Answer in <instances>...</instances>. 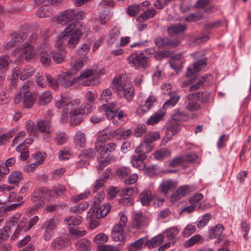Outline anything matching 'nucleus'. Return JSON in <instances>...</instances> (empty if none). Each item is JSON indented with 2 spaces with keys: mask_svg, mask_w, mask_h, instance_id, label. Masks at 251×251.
<instances>
[{
  "mask_svg": "<svg viewBox=\"0 0 251 251\" xmlns=\"http://www.w3.org/2000/svg\"><path fill=\"white\" fill-rule=\"evenodd\" d=\"M193 93L196 94V98L201 103L210 102L214 98V95L212 93L206 91H200Z\"/></svg>",
  "mask_w": 251,
  "mask_h": 251,
  "instance_id": "obj_24",
  "label": "nucleus"
},
{
  "mask_svg": "<svg viewBox=\"0 0 251 251\" xmlns=\"http://www.w3.org/2000/svg\"><path fill=\"white\" fill-rule=\"evenodd\" d=\"M125 227L120 225H116L112 229L111 233L112 237L115 241L125 242L126 236L124 234V229Z\"/></svg>",
  "mask_w": 251,
  "mask_h": 251,
  "instance_id": "obj_19",
  "label": "nucleus"
},
{
  "mask_svg": "<svg viewBox=\"0 0 251 251\" xmlns=\"http://www.w3.org/2000/svg\"><path fill=\"white\" fill-rule=\"evenodd\" d=\"M113 131L114 137H117V139L120 140L126 139L129 137L133 133V131L131 129H128L125 130L123 128H118Z\"/></svg>",
  "mask_w": 251,
  "mask_h": 251,
  "instance_id": "obj_28",
  "label": "nucleus"
},
{
  "mask_svg": "<svg viewBox=\"0 0 251 251\" xmlns=\"http://www.w3.org/2000/svg\"><path fill=\"white\" fill-rule=\"evenodd\" d=\"M52 99L50 92L47 91L42 93L39 97V101L41 105H45L50 102Z\"/></svg>",
  "mask_w": 251,
  "mask_h": 251,
  "instance_id": "obj_45",
  "label": "nucleus"
},
{
  "mask_svg": "<svg viewBox=\"0 0 251 251\" xmlns=\"http://www.w3.org/2000/svg\"><path fill=\"white\" fill-rule=\"evenodd\" d=\"M108 236L103 233H100L96 235L94 238V242L96 244H103L108 241Z\"/></svg>",
  "mask_w": 251,
  "mask_h": 251,
  "instance_id": "obj_62",
  "label": "nucleus"
},
{
  "mask_svg": "<svg viewBox=\"0 0 251 251\" xmlns=\"http://www.w3.org/2000/svg\"><path fill=\"white\" fill-rule=\"evenodd\" d=\"M58 224V220L55 219H50L44 222L42 226V228L44 230L43 238L45 240L49 241L51 238L53 231Z\"/></svg>",
  "mask_w": 251,
  "mask_h": 251,
  "instance_id": "obj_9",
  "label": "nucleus"
},
{
  "mask_svg": "<svg viewBox=\"0 0 251 251\" xmlns=\"http://www.w3.org/2000/svg\"><path fill=\"white\" fill-rule=\"evenodd\" d=\"M82 218L78 215L70 216L64 219V223L68 225L69 230L70 228H73L72 226H76L82 222Z\"/></svg>",
  "mask_w": 251,
  "mask_h": 251,
  "instance_id": "obj_30",
  "label": "nucleus"
},
{
  "mask_svg": "<svg viewBox=\"0 0 251 251\" xmlns=\"http://www.w3.org/2000/svg\"><path fill=\"white\" fill-rule=\"evenodd\" d=\"M99 75L100 72L96 70L85 69L80 73L77 78L78 80L86 79L82 83L83 86H95L100 83Z\"/></svg>",
  "mask_w": 251,
  "mask_h": 251,
  "instance_id": "obj_5",
  "label": "nucleus"
},
{
  "mask_svg": "<svg viewBox=\"0 0 251 251\" xmlns=\"http://www.w3.org/2000/svg\"><path fill=\"white\" fill-rule=\"evenodd\" d=\"M155 101V98L153 96H150L144 104H140L137 110V113L143 115L148 112L152 108Z\"/></svg>",
  "mask_w": 251,
  "mask_h": 251,
  "instance_id": "obj_18",
  "label": "nucleus"
},
{
  "mask_svg": "<svg viewBox=\"0 0 251 251\" xmlns=\"http://www.w3.org/2000/svg\"><path fill=\"white\" fill-rule=\"evenodd\" d=\"M153 155L156 160L161 161L166 157L170 156L171 155V151L167 149H162L159 151L155 152Z\"/></svg>",
  "mask_w": 251,
  "mask_h": 251,
  "instance_id": "obj_42",
  "label": "nucleus"
},
{
  "mask_svg": "<svg viewBox=\"0 0 251 251\" xmlns=\"http://www.w3.org/2000/svg\"><path fill=\"white\" fill-rule=\"evenodd\" d=\"M210 75H206L204 76H201L197 81L195 83L191 86L189 88L190 91H195L201 88H202L205 82H208L210 80Z\"/></svg>",
  "mask_w": 251,
  "mask_h": 251,
  "instance_id": "obj_29",
  "label": "nucleus"
},
{
  "mask_svg": "<svg viewBox=\"0 0 251 251\" xmlns=\"http://www.w3.org/2000/svg\"><path fill=\"white\" fill-rule=\"evenodd\" d=\"M186 29V26L185 25L177 24L170 26L168 28V31L171 36H174L177 34L183 32Z\"/></svg>",
  "mask_w": 251,
  "mask_h": 251,
  "instance_id": "obj_31",
  "label": "nucleus"
},
{
  "mask_svg": "<svg viewBox=\"0 0 251 251\" xmlns=\"http://www.w3.org/2000/svg\"><path fill=\"white\" fill-rule=\"evenodd\" d=\"M103 193H99L95 197L94 200V205L87 213V218L100 219L105 216L110 210L108 203H100L101 200L104 198Z\"/></svg>",
  "mask_w": 251,
  "mask_h": 251,
  "instance_id": "obj_2",
  "label": "nucleus"
},
{
  "mask_svg": "<svg viewBox=\"0 0 251 251\" xmlns=\"http://www.w3.org/2000/svg\"><path fill=\"white\" fill-rule=\"evenodd\" d=\"M177 187V183L171 179H164L161 181L159 186L160 192L167 196L168 193L174 191Z\"/></svg>",
  "mask_w": 251,
  "mask_h": 251,
  "instance_id": "obj_14",
  "label": "nucleus"
},
{
  "mask_svg": "<svg viewBox=\"0 0 251 251\" xmlns=\"http://www.w3.org/2000/svg\"><path fill=\"white\" fill-rule=\"evenodd\" d=\"M12 53L14 56L19 55L22 58L25 57L27 61L33 58L35 55L34 47L29 43L22 44L20 47L16 48Z\"/></svg>",
  "mask_w": 251,
  "mask_h": 251,
  "instance_id": "obj_7",
  "label": "nucleus"
},
{
  "mask_svg": "<svg viewBox=\"0 0 251 251\" xmlns=\"http://www.w3.org/2000/svg\"><path fill=\"white\" fill-rule=\"evenodd\" d=\"M40 60L44 66H49L51 63V59L49 54L44 51L40 52Z\"/></svg>",
  "mask_w": 251,
  "mask_h": 251,
  "instance_id": "obj_55",
  "label": "nucleus"
},
{
  "mask_svg": "<svg viewBox=\"0 0 251 251\" xmlns=\"http://www.w3.org/2000/svg\"><path fill=\"white\" fill-rule=\"evenodd\" d=\"M166 111H165V110L160 108L155 113L151 115L149 119L147 120L146 124L148 125L151 126H153L157 124L159 122L163 120Z\"/></svg>",
  "mask_w": 251,
  "mask_h": 251,
  "instance_id": "obj_20",
  "label": "nucleus"
},
{
  "mask_svg": "<svg viewBox=\"0 0 251 251\" xmlns=\"http://www.w3.org/2000/svg\"><path fill=\"white\" fill-rule=\"evenodd\" d=\"M160 138V134L157 131H150L147 132L143 137V140L149 144L151 143Z\"/></svg>",
  "mask_w": 251,
  "mask_h": 251,
  "instance_id": "obj_39",
  "label": "nucleus"
},
{
  "mask_svg": "<svg viewBox=\"0 0 251 251\" xmlns=\"http://www.w3.org/2000/svg\"><path fill=\"white\" fill-rule=\"evenodd\" d=\"M211 216L209 213H206L203 215L199 220L197 223V227L199 228L204 227L209 221Z\"/></svg>",
  "mask_w": 251,
  "mask_h": 251,
  "instance_id": "obj_60",
  "label": "nucleus"
},
{
  "mask_svg": "<svg viewBox=\"0 0 251 251\" xmlns=\"http://www.w3.org/2000/svg\"><path fill=\"white\" fill-rule=\"evenodd\" d=\"M45 156V152H37L34 156L37 160L35 162L25 166L24 170L27 173L32 172L35 168L43 163Z\"/></svg>",
  "mask_w": 251,
  "mask_h": 251,
  "instance_id": "obj_17",
  "label": "nucleus"
},
{
  "mask_svg": "<svg viewBox=\"0 0 251 251\" xmlns=\"http://www.w3.org/2000/svg\"><path fill=\"white\" fill-rule=\"evenodd\" d=\"M17 227L18 228V230H20V231L24 233L30 229V228H28L27 221L25 218H23L18 223Z\"/></svg>",
  "mask_w": 251,
  "mask_h": 251,
  "instance_id": "obj_57",
  "label": "nucleus"
},
{
  "mask_svg": "<svg viewBox=\"0 0 251 251\" xmlns=\"http://www.w3.org/2000/svg\"><path fill=\"white\" fill-rule=\"evenodd\" d=\"M152 50L147 49L140 53H132L128 57L127 60L129 65L135 69L139 67L146 68L148 66V59L149 55L151 53Z\"/></svg>",
  "mask_w": 251,
  "mask_h": 251,
  "instance_id": "obj_4",
  "label": "nucleus"
},
{
  "mask_svg": "<svg viewBox=\"0 0 251 251\" xmlns=\"http://www.w3.org/2000/svg\"><path fill=\"white\" fill-rule=\"evenodd\" d=\"M35 73V69L32 66H26L22 68L17 67L12 71L11 79L16 80L19 75H20L21 79L25 80Z\"/></svg>",
  "mask_w": 251,
  "mask_h": 251,
  "instance_id": "obj_8",
  "label": "nucleus"
},
{
  "mask_svg": "<svg viewBox=\"0 0 251 251\" xmlns=\"http://www.w3.org/2000/svg\"><path fill=\"white\" fill-rule=\"evenodd\" d=\"M34 205L28 207L26 210V213L28 214L32 215L36 211H37L39 208L42 207L44 204V201L42 200H39L35 202Z\"/></svg>",
  "mask_w": 251,
  "mask_h": 251,
  "instance_id": "obj_54",
  "label": "nucleus"
},
{
  "mask_svg": "<svg viewBox=\"0 0 251 251\" xmlns=\"http://www.w3.org/2000/svg\"><path fill=\"white\" fill-rule=\"evenodd\" d=\"M170 96L169 99L167 100L163 105L162 109L165 110L166 112V109L170 107H173L176 105L179 101L180 96L176 92H170L168 93Z\"/></svg>",
  "mask_w": 251,
  "mask_h": 251,
  "instance_id": "obj_23",
  "label": "nucleus"
},
{
  "mask_svg": "<svg viewBox=\"0 0 251 251\" xmlns=\"http://www.w3.org/2000/svg\"><path fill=\"white\" fill-rule=\"evenodd\" d=\"M22 173L19 171H15L12 173L8 177V182L15 186H18L19 181L22 179Z\"/></svg>",
  "mask_w": 251,
  "mask_h": 251,
  "instance_id": "obj_38",
  "label": "nucleus"
},
{
  "mask_svg": "<svg viewBox=\"0 0 251 251\" xmlns=\"http://www.w3.org/2000/svg\"><path fill=\"white\" fill-rule=\"evenodd\" d=\"M83 27L82 24L77 21L70 24L65 28L64 36L69 35L81 36L83 34Z\"/></svg>",
  "mask_w": 251,
  "mask_h": 251,
  "instance_id": "obj_10",
  "label": "nucleus"
},
{
  "mask_svg": "<svg viewBox=\"0 0 251 251\" xmlns=\"http://www.w3.org/2000/svg\"><path fill=\"white\" fill-rule=\"evenodd\" d=\"M17 130L14 128L8 132L0 136V146L3 145L5 142L11 138Z\"/></svg>",
  "mask_w": 251,
  "mask_h": 251,
  "instance_id": "obj_49",
  "label": "nucleus"
},
{
  "mask_svg": "<svg viewBox=\"0 0 251 251\" xmlns=\"http://www.w3.org/2000/svg\"><path fill=\"white\" fill-rule=\"evenodd\" d=\"M97 95L92 91H89L85 97V102L80 108L76 107L80 103V100L76 99L71 102L69 98L62 97L60 100L55 101V105L58 108H63V113L61 116V121L66 122L68 118L71 125H76L82 121V115L88 114L93 110V103L96 99Z\"/></svg>",
  "mask_w": 251,
  "mask_h": 251,
  "instance_id": "obj_1",
  "label": "nucleus"
},
{
  "mask_svg": "<svg viewBox=\"0 0 251 251\" xmlns=\"http://www.w3.org/2000/svg\"><path fill=\"white\" fill-rule=\"evenodd\" d=\"M138 154L132 156L131 163L133 167L138 168L139 170H142L145 167V164L143 163V161L146 159L147 156L144 154Z\"/></svg>",
  "mask_w": 251,
  "mask_h": 251,
  "instance_id": "obj_21",
  "label": "nucleus"
},
{
  "mask_svg": "<svg viewBox=\"0 0 251 251\" xmlns=\"http://www.w3.org/2000/svg\"><path fill=\"white\" fill-rule=\"evenodd\" d=\"M112 87L116 90L119 97L125 98L127 100H130L134 97L132 84L129 82H125L120 76L114 78L112 82Z\"/></svg>",
  "mask_w": 251,
  "mask_h": 251,
  "instance_id": "obj_3",
  "label": "nucleus"
},
{
  "mask_svg": "<svg viewBox=\"0 0 251 251\" xmlns=\"http://www.w3.org/2000/svg\"><path fill=\"white\" fill-rule=\"evenodd\" d=\"M144 238H141L130 244L129 246V251H138L141 249L144 243Z\"/></svg>",
  "mask_w": 251,
  "mask_h": 251,
  "instance_id": "obj_52",
  "label": "nucleus"
},
{
  "mask_svg": "<svg viewBox=\"0 0 251 251\" xmlns=\"http://www.w3.org/2000/svg\"><path fill=\"white\" fill-rule=\"evenodd\" d=\"M22 99L23 100L24 105L25 108H30L33 104L34 100L31 93L29 91L25 92L21 100Z\"/></svg>",
  "mask_w": 251,
  "mask_h": 251,
  "instance_id": "obj_40",
  "label": "nucleus"
},
{
  "mask_svg": "<svg viewBox=\"0 0 251 251\" xmlns=\"http://www.w3.org/2000/svg\"><path fill=\"white\" fill-rule=\"evenodd\" d=\"M86 138L85 134L81 131H78L74 137L75 145L80 148H83L86 145Z\"/></svg>",
  "mask_w": 251,
  "mask_h": 251,
  "instance_id": "obj_33",
  "label": "nucleus"
},
{
  "mask_svg": "<svg viewBox=\"0 0 251 251\" xmlns=\"http://www.w3.org/2000/svg\"><path fill=\"white\" fill-rule=\"evenodd\" d=\"M141 10H144V9L141 8L140 4H134L129 5L127 9V14L130 16H135Z\"/></svg>",
  "mask_w": 251,
  "mask_h": 251,
  "instance_id": "obj_53",
  "label": "nucleus"
},
{
  "mask_svg": "<svg viewBox=\"0 0 251 251\" xmlns=\"http://www.w3.org/2000/svg\"><path fill=\"white\" fill-rule=\"evenodd\" d=\"M120 31L117 27L112 28L109 32V37L107 40V44L108 47H112L113 45L119 39L120 36Z\"/></svg>",
  "mask_w": 251,
  "mask_h": 251,
  "instance_id": "obj_27",
  "label": "nucleus"
},
{
  "mask_svg": "<svg viewBox=\"0 0 251 251\" xmlns=\"http://www.w3.org/2000/svg\"><path fill=\"white\" fill-rule=\"evenodd\" d=\"M196 230V226L195 225L190 224L187 225L183 229L182 235L184 237H188L193 234Z\"/></svg>",
  "mask_w": 251,
  "mask_h": 251,
  "instance_id": "obj_51",
  "label": "nucleus"
},
{
  "mask_svg": "<svg viewBox=\"0 0 251 251\" xmlns=\"http://www.w3.org/2000/svg\"><path fill=\"white\" fill-rule=\"evenodd\" d=\"M201 239L200 234L195 235L188 239L185 243L184 246L186 248L190 247L199 243Z\"/></svg>",
  "mask_w": 251,
  "mask_h": 251,
  "instance_id": "obj_56",
  "label": "nucleus"
},
{
  "mask_svg": "<svg viewBox=\"0 0 251 251\" xmlns=\"http://www.w3.org/2000/svg\"><path fill=\"white\" fill-rule=\"evenodd\" d=\"M10 62L9 56L6 55H1L0 56V68L6 70L8 69V66Z\"/></svg>",
  "mask_w": 251,
  "mask_h": 251,
  "instance_id": "obj_63",
  "label": "nucleus"
},
{
  "mask_svg": "<svg viewBox=\"0 0 251 251\" xmlns=\"http://www.w3.org/2000/svg\"><path fill=\"white\" fill-rule=\"evenodd\" d=\"M85 17L83 11H76L73 9H68L62 12L57 18L58 23L62 25H66L70 22H74L83 19Z\"/></svg>",
  "mask_w": 251,
  "mask_h": 251,
  "instance_id": "obj_6",
  "label": "nucleus"
},
{
  "mask_svg": "<svg viewBox=\"0 0 251 251\" xmlns=\"http://www.w3.org/2000/svg\"><path fill=\"white\" fill-rule=\"evenodd\" d=\"M185 108L190 112L196 111L201 109L200 104L196 101V94L191 93L185 98Z\"/></svg>",
  "mask_w": 251,
  "mask_h": 251,
  "instance_id": "obj_12",
  "label": "nucleus"
},
{
  "mask_svg": "<svg viewBox=\"0 0 251 251\" xmlns=\"http://www.w3.org/2000/svg\"><path fill=\"white\" fill-rule=\"evenodd\" d=\"M180 127L179 125L172 122L166 130V134L168 138H171L173 136L179 132Z\"/></svg>",
  "mask_w": 251,
  "mask_h": 251,
  "instance_id": "obj_35",
  "label": "nucleus"
},
{
  "mask_svg": "<svg viewBox=\"0 0 251 251\" xmlns=\"http://www.w3.org/2000/svg\"><path fill=\"white\" fill-rule=\"evenodd\" d=\"M163 241L164 235L160 233L152 237L151 240H147L145 243V245L149 249H152L160 246Z\"/></svg>",
  "mask_w": 251,
  "mask_h": 251,
  "instance_id": "obj_26",
  "label": "nucleus"
},
{
  "mask_svg": "<svg viewBox=\"0 0 251 251\" xmlns=\"http://www.w3.org/2000/svg\"><path fill=\"white\" fill-rule=\"evenodd\" d=\"M38 127L40 131L43 132L50 133V126L48 120H42L38 123Z\"/></svg>",
  "mask_w": 251,
  "mask_h": 251,
  "instance_id": "obj_48",
  "label": "nucleus"
},
{
  "mask_svg": "<svg viewBox=\"0 0 251 251\" xmlns=\"http://www.w3.org/2000/svg\"><path fill=\"white\" fill-rule=\"evenodd\" d=\"M153 148L152 144H149L143 140L140 145L136 148L135 151L136 153H142L146 154L150 152Z\"/></svg>",
  "mask_w": 251,
  "mask_h": 251,
  "instance_id": "obj_32",
  "label": "nucleus"
},
{
  "mask_svg": "<svg viewBox=\"0 0 251 251\" xmlns=\"http://www.w3.org/2000/svg\"><path fill=\"white\" fill-rule=\"evenodd\" d=\"M156 13V11L155 9L151 7L148 10H146L144 12L142 13L140 16L137 19V20L139 21H141V19L143 20H146L150 18H151L154 17L155 14Z\"/></svg>",
  "mask_w": 251,
  "mask_h": 251,
  "instance_id": "obj_46",
  "label": "nucleus"
},
{
  "mask_svg": "<svg viewBox=\"0 0 251 251\" xmlns=\"http://www.w3.org/2000/svg\"><path fill=\"white\" fill-rule=\"evenodd\" d=\"M75 246L79 250L86 251L89 249L90 243L87 239L83 238L77 241Z\"/></svg>",
  "mask_w": 251,
  "mask_h": 251,
  "instance_id": "obj_50",
  "label": "nucleus"
},
{
  "mask_svg": "<svg viewBox=\"0 0 251 251\" xmlns=\"http://www.w3.org/2000/svg\"><path fill=\"white\" fill-rule=\"evenodd\" d=\"M164 233L169 241L175 242L179 233V229L176 226H173L166 229Z\"/></svg>",
  "mask_w": 251,
  "mask_h": 251,
  "instance_id": "obj_36",
  "label": "nucleus"
},
{
  "mask_svg": "<svg viewBox=\"0 0 251 251\" xmlns=\"http://www.w3.org/2000/svg\"><path fill=\"white\" fill-rule=\"evenodd\" d=\"M88 206L87 202L82 201L76 205L70 207V210L75 213H80L87 209Z\"/></svg>",
  "mask_w": 251,
  "mask_h": 251,
  "instance_id": "obj_44",
  "label": "nucleus"
},
{
  "mask_svg": "<svg viewBox=\"0 0 251 251\" xmlns=\"http://www.w3.org/2000/svg\"><path fill=\"white\" fill-rule=\"evenodd\" d=\"M70 70L71 72H77L79 71L83 66V61L79 58L73 59L70 61Z\"/></svg>",
  "mask_w": 251,
  "mask_h": 251,
  "instance_id": "obj_43",
  "label": "nucleus"
},
{
  "mask_svg": "<svg viewBox=\"0 0 251 251\" xmlns=\"http://www.w3.org/2000/svg\"><path fill=\"white\" fill-rule=\"evenodd\" d=\"M114 137L113 131L104 130L99 133L95 143V149L100 151L108 140Z\"/></svg>",
  "mask_w": 251,
  "mask_h": 251,
  "instance_id": "obj_13",
  "label": "nucleus"
},
{
  "mask_svg": "<svg viewBox=\"0 0 251 251\" xmlns=\"http://www.w3.org/2000/svg\"><path fill=\"white\" fill-rule=\"evenodd\" d=\"M60 52L56 50H52L50 52L54 61L58 64L61 63L64 59V56Z\"/></svg>",
  "mask_w": 251,
  "mask_h": 251,
  "instance_id": "obj_64",
  "label": "nucleus"
},
{
  "mask_svg": "<svg viewBox=\"0 0 251 251\" xmlns=\"http://www.w3.org/2000/svg\"><path fill=\"white\" fill-rule=\"evenodd\" d=\"M172 119L174 121L182 122L187 120L188 116L183 111L176 109L172 114Z\"/></svg>",
  "mask_w": 251,
  "mask_h": 251,
  "instance_id": "obj_41",
  "label": "nucleus"
},
{
  "mask_svg": "<svg viewBox=\"0 0 251 251\" xmlns=\"http://www.w3.org/2000/svg\"><path fill=\"white\" fill-rule=\"evenodd\" d=\"M130 173L129 168L121 167L117 169L115 174L119 178H125L128 176Z\"/></svg>",
  "mask_w": 251,
  "mask_h": 251,
  "instance_id": "obj_47",
  "label": "nucleus"
},
{
  "mask_svg": "<svg viewBox=\"0 0 251 251\" xmlns=\"http://www.w3.org/2000/svg\"><path fill=\"white\" fill-rule=\"evenodd\" d=\"M116 146V144L113 143H108L106 145H104L103 147H102L101 148L102 150L100 152L101 156L105 155L107 152H112L114 151Z\"/></svg>",
  "mask_w": 251,
  "mask_h": 251,
  "instance_id": "obj_61",
  "label": "nucleus"
},
{
  "mask_svg": "<svg viewBox=\"0 0 251 251\" xmlns=\"http://www.w3.org/2000/svg\"><path fill=\"white\" fill-rule=\"evenodd\" d=\"M206 58H202L201 60L194 63L193 68L190 67L187 69L186 75L190 77L192 76L194 73L201 71L202 69L206 66Z\"/></svg>",
  "mask_w": 251,
  "mask_h": 251,
  "instance_id": "obj_22",
  "label": "nucleus"
},
{
  "mask_svg": "<svg viewBox=\"0 0 251 251\" xmlns=\"http://www.w3.org/2000/svg\"><path fill=\"white\" fill-rule=\"evenodd\" d=\"M145 224V218L141 212L136 213L133 217L132 225L134 228H140Z\"/></svg>",
  "mask_w": 251,
  "mask_h": 251,
  "instance_id": "obj_34",
  "label": "nucleus"
},
{
  "mask_svg": "<svg viewBox=\"0 0 251 251\" xmlns=\"http://www.w3.org/2000/svg\"><path fill=\"white\" fill-rule=\"evenodd\" d=\"M112 93L110 89L107 88L104 90L100 96V100L104 102H107L112 99Z\"/></svg>",
  "mask_w": 251,
  "mask_h": 251,
  "instance_id": "obj_58",
  "label": "nucleus"
},
{
  "mask_svg": "<svg viewBox=\"0 0 251 251\" xmlns=\"http://www.w3.org/2000/svg\"><path fill=\"white\" fill-rule=\"evenodd\" d=\"M52 195L51 194L50 190H49L44 188H38L35 190L34 194L31 198L32 202H36L39 200L44 201L46 198H52Z\"/></svg>",
  "mask_w": 251,
  "mask_h": 251,
  "instance_id": "obj_15",
  "label": "nucleus"
},
{
  "mask_svg": "<svg viewBox=\"0 0 251 251\" xmlns=\"http://www.w3.org/2000/svg\"><path fill=\"white\" fill-rule=\"evenodd\" d=\"M118 107L117 103L113 102L110 104H103L100 109L105 112V114L108 120H111L117 117V111Z\"/></svg>",
  "mask_w": 251,
  "mask_h": 251,
  "instance_id": "obj_16",
  "label": "nucleus"
},
{
  "mask_svg": "<svg viewBox=\"0 0 251 251\" xmlns=\"http://www.w3.org/2000/svg\"><path fill=\"white\" fill-rule=\"evenodd\" d=\"M60 84L65 88L73 86L78 81L77 77H75L73 73L70 72H64L58 77Z\"/></svg>",
  "mask_w": 251,
  "mask_h": 251,
  "instance_id": "obj_11",
  "label": "nucleus"
},
{
  "mask_svg": "<svg viewBox=\"0 0 251 251\" xmlns=\"http://www.w3.org/2000/svg\"><path fill=\"white\" fill-rule=\"evenodd\" d=\"M98 251H120V247L110 245H100L97 247Z\"/></svg>",
  "mask_w": 251,
  "mask_h": 251,
  "instance_id": "obj_59",
  "label": "nucleus"
},
{
  "mask_svg": "<svg viewBox=\"0 0 251 251\" xmlns=\"http://www.w3.org/2000/svg\"><path fill=\"white\" fill-rule=\"evenodd\" d=\"M140 200L143 206H148L153 199L151 191L146 189L143 191L139 195Z\"/></svg>",
  "mask_w": 251,
  "mask_h": 251,
  "instance_id": "obj_25",
  "label": "nucleus"
},
{
  "mask_svg": "<svg viewBox=\"0 0 251 251\" xmlns=\"http://www.w3.org/2000/svg\"><path fill=\"white\" fill-rule=\"evenodd\" d=\"M224 231V226L222 225H218L211 228L209 233V238L214 239L220 237Z\"/></svg>",
  "mask_w": 251,
  "mask_h": 251,
  "instance_id": "obj_37",
  "label": "nucleus"
}]
</instances>
